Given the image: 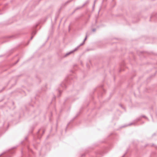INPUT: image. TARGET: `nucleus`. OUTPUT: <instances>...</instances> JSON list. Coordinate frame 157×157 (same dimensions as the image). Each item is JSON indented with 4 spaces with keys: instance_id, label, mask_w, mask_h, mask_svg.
I'll return each mask as SVG.
<instances>
[{
    "instance_id": "23",
    "label": "nucleus",
    "mask_w": 157,
    "mask_h": 157,
    "mask_svg": "<svg viewBox=\"0 0 157 157\" xmlns=\"http://www.w3.org/2000/svg\"><path fill=\"white\" fill-rule=\"evenodd\" d=\"M69 124H67V126H68Z\"/></svg>"
},
{
    "instance_id": "3",
    "label": "nucleus",
    "mask_w": 157,
    "mask_h": 157,
    "mask_svg": "<svg viewBox=\"0 0 157 157\" xmlns=\"http://www.w3.org/2000/svg\"><path fill=\"white\" fill-rule=\"evenodd\" d=\"M79 48V46H77V47H76V48H75L73 50H72V51H70V52H69L66 53L65 55V56H67L71 54L73 52H74L77 51L78 49V48Z\"/></svg>"
},
{
    "instance_id": "12",
    "label": "nucleus",
    "mask_w": 157,
    "mask_h": 157,
    "mask_svg": "<svg viewBox=\"0 0 157 157\" xmlns=\"http://www.w3.org/2000/svg\"><path fill=\"white\" fill-rule=\"evenodd\" d=\"M33 36L32 35V36L31 37L30 40H32L33 39Z\"/></svg>"
},
{
    "instance_id": "1",
    "label": "nucleus",
    "mask_w": 157,
    "mask_h": 157,
    "mask_svg": "<svg viewBox=\"0 0 157 157\" xmlns=\"http://www.w3.org/2000/svg\"><path fill=\"white\" fill-rule=\"evenodd\" d=\"M139 120H140V119L139 118H137L136 120L134 121L132 123H130L128 125H125L124 126H122V127H124L125 126H128L131 125H135V124L136 122Z\"/></svg>"
},
{
    "instance_id": "20",
    "label": "nucleus",
    "mask_w": 157,
    "mask_h": 157,
    "mask_svg": "<svg viewBox=\"0 0 157 157\" xmlns=\"http://www.w3.org/2000/svg\"><path fill=\"white\" fill-rule=\"evenodd\" d=\"M27 137H25V139H27Z\"/></svg>"
},
{
    "instance_id": "11",
    "label": "nucleus",
    "mask_w": 157,
    "mask_h": 157,
    "mask_svg": "<svg viewBox=\"0 0 157 157\" xmlns=\"http://www.w3.org/2000/svg\"><path fill=\"white\" fill-rule=\"evenodd\" d=\"M142 117H144V118H146L147 119V118L145 116H144V115H143L142 116Z\"/></svg>"
},
{
    "instance_id": "14",
    "label": "nucleus",
    "mask_w": 157,
    "mask_h": 157,
    "mask_svg": "<svg viewBox=\"0 0 157 157\" xmlns=\"http://www.w3.org/2000/svg\"><path fill=\"white\" fill-rule=\"evenodd\" d=\"M19 60L18 59L17 61V62H16L15 63V64H16L19 61Z\"/></svg>"
},
{
    "instance_id": "10",
    "label": "nucleus",
    "mask_w": 157,
    "mask_h": 157,
    "mask_svg": "<svg viewBox=\"0 0 157 157\" xmlns=\"http://www.w3.org/2000/svg\"><path fill=\"white\" fill-rule=\"evenodd\" d=\"M92 31L93 32H95V31H96V29H92Z\"/></svg>"
},
{
    "instance_id": "15",
    "label": "nucleus",
    "mask_w": 157,
    "mask_h": 157,
    "mask_svg": "<svg viewBox=\"0 0 157 157\" xmlns=\"http://www.w3.org/2000/svg\"><path fill=\"white\" fill-rule=\"evenodd\" d=\"M59 93L60 94L61 93V91H60V90H59Z\"/></svg>"
},
{
    "instance_id": "22",
    "label": "nucleus",
    "mask_w": 157,
    "mask_h": 157,
    "mask_svg": "<svg viewBox=\"0 0 157 157\" xmlns=\"http://www.w3.org/2000/svg\"><path fill=\"white\" fill-rule=\"evenodd\" d=\"M84 156V155H82V156Z\"/></svg>"
},
{
    "instance_id": "21",
    "label": "nucleus",
    "mask_w": 157,
    "mask_h": 157,
    "mask_svg": "<svg viewBox=\"0 0 157 157\" xmlns=\"http://www.w3.org/2000/svg\"><path fill=\"white\" fill-rule=\"evenodd\" d=\"M60 96V95H58V97H59V96Z\"/></svg>"
},
{
    "instance_id": "2",
    "label": "nucleus",
    "mask_w": 157,
    "mask_h": 157,
    "mask_svg": "<svg viewBox=\"0 0 157 157\" xmlns=\"http://www.w3.org/2000/svg\"><path fill=\"white\" fill-rule=\"evenodd\" d=\"M79 48V46H77V47H76V48H75L73 50H72V51H70V52H69L66 53L65 55V56H67L71 54L73 52H74L77 51L78 49V48Z\"/></svg>"
},
{
    "instance_id": "18",
    "label": "nucleus",
    "mask_w": 157,
    "mask_h": 157,
    "mask_svg": "<svg viewBox=\"0 0 157 157\" xmlns=\"http://www.w3.org/2000/svg\"><path fill=\"white\" fill-rule=\"evenodd\" d=\"M120 105L123 108L122 106V105Z\"/></svg>"
},
{
    "instance_id": "19",
    "label": "nucleus",
    "mask_w": 157,
    "mask_h": 157,
    "mask_svg": "<svg viewBox=\"0 0 157 157\" xmlns=\"http://www.w3.org/2000/svg\"><path fill=\"white\" fill-rule=\"evenodd\" d=\"M40 130L38 131V132H40Z\"/></svg>"
},
{
    "instance_id": "7",
    "label": "nucleus",
    "mask_w": 157,
    "mask_h": 157,
    "mask_svg": "<svg viewBox=\"0 0 157 157\" xmlns=\"http://www.w3.org/2000/svg\"><path fill=\"white\" fill-rule=\"evenodd\" d=\"M36 33V32L35 30H34L32 33L31 35L34 36Z\"/></svg>"
},
{
    "instance_id": "4",
    "label": "nucleus",
    "mask_w": 157,
    "mask_h": 157,
    "mask_svg": "<svg viewBox=\"0 0 157 157\" xmlns=\"http://www.w3.org/2000/svg\"><path fill=\"white\" fill-rule=\"evenodd\" d=\"M79 48V46H77V47H76V48H75L73 50H72V51H70V52H69L66 53L65 55V56H67L71 54L73 52H74L77 51L78 49V48Z\"/></svg>"
},
{
    "instance_id": "6",
    "label": "nucleus",
    "mask_w": 157,
    "mask_h": 157,
    "mask_svg": "<svg viewBox=\"0 0 157 157\" xmlns=\"http://www.w3.org/2000/svg\"><path fill=\"white\" fill-rule=\"evenodd\" d=\"M60 86H61L63 88H66V86L65 84L63 83H62L60 84Z\"/></svg>"
},
{
    "instance_id": "13",
    "label": "nucleus",
    "mask_w": 157,
    "mask_h": 157,
    "mask_svg": "<svg viewBox=\"0 0 157 157\" xmlns=\"http://www.w3.org/2000/svg\"><path fill=\"white\" fill-rule=\"evenodd\" d=\"M81 7H78L76 9L77 10V9H79L80 8H81Z\"/></svg>"
},
{
    "instance_id": "5",
    "label": "nucleus",
    "mask_w": 157,
    "mask_h": 157,
    "mask_svg": "<svg viewBox=\"0 0 157 157\" xmlns=\"http://www.w3.org/2000/svg\"><path fill=\"white\" fill-rule=\"evenodd\" d=\"M87 36H86L85 38L84 39L82 43L80 44L78 46H79V47L81 46L82 45L84 44L85 41L86 40V39H87Z\"/></svg>"
},
{
    "instance_id": "17",
    "label": "nucleus",
    "mask_w": 157,
    "mask_h": 157,
    "mask_svg": "<svg viewBox=\"0 0 157 157\" xmlns=\"http://www.w3.org/2000/svg\"><path fill=\"white\" fill-rule=\"evenodd\" d=\"M44 131H43V134L44 133Z\"/></svg>"
},
{
    "instance_id": "16",
    "label": "nucleus",
    "mask_w": 157,
    "mask_h": 157,
    "mask_svg": "<svg viewBox=\"0 0 157 157\" xmlns=\"http://www.w3.org/2000/svg\"><path fill=\"white\" fill-rule=\"evenodd\" d=\"M125 154H124V155H123V156H122V157H124V155H125Z\"/></svg>"
},
{
    "instance_id": "8",
    "label": "nucleus",
    "mask_w": 157,
    "mask_h": 157,
    "mask_svg": "<svg viewBox=\"0 0 157 157\" xmlns=\"http://www.w3.org/2000/svg\"><path fill=\"white\" fill-rule=\"evenodd\" d=\"M89 2V1L88 0L86 1L82 5V7L84 6L86 4L88 3Z\"/></svg>"
},
{
    "instance_id": "9",
    "label": "nucleus",
    "mask_w": 157,
    "mask_h": 157,
    "mask_svg": "<svg viewBox=\"0 0 157 157\" xmlns=\"http://www.w3.org/2000/svg\"><path fill=\"white\" fill-rule=\"evenodd\" d=\"M96 0H95L94 1V5H93V8H94V6H95V3H96Z\"/></svg>"
}]
</instances>
